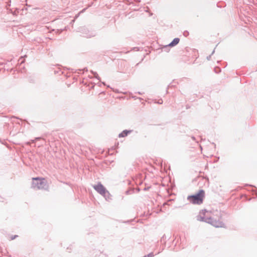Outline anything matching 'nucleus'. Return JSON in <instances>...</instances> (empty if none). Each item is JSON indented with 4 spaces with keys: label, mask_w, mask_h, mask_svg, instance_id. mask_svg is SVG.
Instances as JSON below:
<instances>
[{
    "label": "nucleus",
    "mask_w": 257,
    "mask_h": 257,
    "mask_svg": "<svg viewBox=\"0 0 257 257\" xmlns=\"http://www.w3.org/2000/svg\"><path fill=\"white\" fill-rule=\"evenodd\" d=\"M204 194V191L203 190H201L197 194L188 196V200L193 204H200L203 202Z\"/></svg>",
    "instance_id": "f257e3e1"
},
{
    "label": "nucleus",
    "mask_w": 257,
    "mask_h": 257,
    "mask_svg": "<svg viewBox=\"0 0 257 257\" xmlns=\"http://www.w3.org/2000/svg\"><path fill=\"white\" fill-rule=\"evenodd\" d=\"M128 133H129L128 131H124L123 132H122L121 133H120L119 135V137H124L126 136Z\"/></svg>",
    "instance_id": "423d86ee"
},
{
    "label": "nucleus",
    "mask_w": 257,
    "mask_h": 257,
    "mask_svg": "<svg viewBox=\"0 0 257 257\" xmlns=\"http://www.w3.org/2000/svg\"><path fill=\"white\" fill-rule=\"evenodd\" d=\"M15 236L12 238V239H14L15 238Z\"/></svg>",
    "instance_id": "1a4fd4ad"
},
{
    "label": "nucleus",
    "mask_w": 257,
    "mask_h": 257,
    "mask_svg": "<svg viewBox=\"0 0 257 257\" xmlns=\"http://www.w3.org/2000/svg\"><path fill=\"white\" fill-rule=\"evenodd\" d=\"M179 40H180L179 38H175L173 41L169 44V46L173 47L176 45L177 44H178Z\"/></svg>",
    "instance_id": "39448f33"
},
{
    "label": "nucleus",
    "mask_w": 257,
    "mask_h": 257,
    "mask_svg": "<svg viewBox=\"0 0 257 257\" xmlns=\"http://www.w3.org/2000/svg\"><path fill=\"white\" fill-rule=\"evenodd\" d=\"M32 187L37 189H47L48 186L45 179L35 178H33Z\"/></svg>",
    "instance_id": "f03ea898"
},
{
    "label": "nucleus",
    "mask_w": 257,
    "mask_h": 257,
    "mask_svg": "<svg viewBox=\"0 0 257 257\" xmlns=\"http://www.w3.org/2000/svg\"><path fill=\"white\" fill-rule=\"evenodd\" d=\"M152 256H153V254L150 253V254H148L147 256H146L144 257H152Z\"/></svg>",
    "instance_id": "0eeeda50"
},
{
    "label": "nucleus",
    "mask_w": 257,
    "mask_h": 257,
    "mask_svg": "<svg viewBox=\"0 0 257 257\" xmlns=\"http://www.w3.org/2000/svg\"><path fill=\"white\" fill-rule=\"evenodd\" d=\"M201 220L206 221L207 222H208L210 224H211L212 225L216 227H224V224L222 223L221 222L219 221H216V220H213L211 218L204 219V218H202Z\"/></svg>",
    "instance_id": "20e7f679"
},
{
    "label": "nucleus",
    "mask_w": 257,
    "mask_h": 257,
    "mask_svg": "<svg viewBox=\"0 0 257 257\" xmlns=\"http://www.w3.org/2000/svg\"><path fill=\"white\" fill-rule=\"evenodd\" d=\"M159 103H162V101H161V102H159Z\"/></svg>",
    "instance_id": "6e6552de"
},
{
    "label": "nucleus",
    "mask_w": 257,
    "mask_h": 257,
    "mask_svg": "<svg viewBox=\"0 0 257 257\" xmlns=\"http://www.w3.org/2000/svg\"><path fill=\"white\" fill-rule=\"evenodd\" d=\"M93 188L98 193L104 197L106 196V194H109L108 192L106 190L104 187L100 183H98L97 185H94Z\"/></svg>",
    "instance_id": "7ed1b4c3"
}]
</instances>
